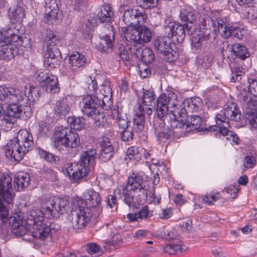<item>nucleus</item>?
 Segmentation results:
<instances>
[{"instance_id": "nucleus-12", "label": "nucleus", "mask_w": 257, "mask_h": 257, "mask_svg": "<svg viewBox=\"0 0 257 257\" xmlns=\"http://www.w3.org/2000/svg\"><path fill=\"white\" fill-rule=\"evenodd\" d=\"M43 40L46 47L45 56L61 57L58 47L60 40L59 37L50 29H46L43 32Z\"/></svg>"}, {"instance_id": "nucleus-52", "label": "nucleus", "mask_w": 257, "mask_h": 257, "mask_svg": "<svg viewBox=\"0 0 257 257\" xmlns=\"http://www.w3.org/2000/svg\"><path fill=\"white\" fill-rule=\"evenodd\" d=\"M128 50L129 51L127 46L126 47L122 44L119 45L118 47V55L121 60L125 62L126 65L130 61V55Z\"/></svg>"}, {"instance_id": "nucleus-22", "label": "nucleus", "mask_w": 257, "mask_h": 257, "mask_svg": "<svg viewBox=\"0 0 257 257\" xmlns=\"http://www.w3.org/2000/svg\"><path fill=\"white\" fill-rule=\"evenodd\" d=\"M100 147L99 158L105 162L109 161L114 154V148L112 142L108 138L104 137L100 143Z\"/></svg>"}, {"instance_id": "nucleus-5", "label": "nucleus", "mask_w": 257, "mask_h": 257, "mask_svg": "<svg viewBox=\"0 0 257 257\" xmlns=\"http://www.w3.org/2000/svg\"><path fill=\"white\" fill-rule=\"evenodd\" d=\"M80 144L79 135L69 127L59 126L55 130L53 145L58 150H62L63 147L75 148Z\"/></svg>"}, {"instance_id": "nucleus-18", "label": "nucleus", "mask_w": 257, "mask_h": 257, "mask_svg": "<svg viewBox=\"0 0 257 257\" xmlns=\"http://www.w3.org/2000/svg\"><path fill=\"white\" fill-rule=\"evenodd\" d=\"M179 17L182 22H184L183 25L185 26L187 34L189 35H193L197 27V18L195 13L191 10L182 9Z\"/></svg>"}, {"instance_id": "nucleus-41", "label": "nucleus", "mask_w": 257, "mask_h": 257, "mask_svg": "<svg viewBox=\"0 0 257 257\" xmlns=\"http://www.w3.org/2000/svg\"><path fill=\"white\" fill-rule=\"evenodd\" d=\"M67 122L70 125V128L76 130H81L84 128L85 125V119L82 117H69Z\"/></svg>"}, {"instance_id": "nucleus-62", "label": "nucleus", "mask_w": 257, "mask_h": 257, "mask_svg": "<svg viewBox=\"0 0 257 257\" xmlns=\"http://www.w3.org/2000/svg\"><path fill=\"white\" fill-rule=\"evenodd\" d=\"M87 250L90 254L98 253L100 251L99 246L96 243H91L87 244Z\"/></svg>"}, {"instance_id": "nucleus-39", "label": "nucleus", "mask_w": 257, "mask_h": 257, "mask_svg": "<svg viewBox=\"0 0 257 257\" xmlns=\"http://www.w3.org/2000/svg\"><path fill=\"white\" fill-rule=\"evenodd\" d=\"M137 27L138 32L139 33L138 41L142 44L150 42L152 38V33L150 29L143 24Z\"/></svg>"}, {"instance_id": "nucleus-35", "label": "nucleus", "mask_w": 257, "mask_h": 257, "mask_svg": "<svg viewBox=\"0 0 257 257\" xmlns=\"http://www.w3.org/2000/svg\"><path fill=\"white\" fill-rule=\"evenodd\" d=\"M113 14L112 8L109 5H103L97 14L98 19L100 23H109L112 21Z\"/></svg>"}, {"instance_id": "nucleus-21", "label": "nucleus", "mask_w": 257, "mask_h": 257, "mask_svg": "<svg viewBox=\"0 0 257 257\" xmlns=\"http://www.w3.org/2000/svg\"><path fill=\"white\" fill-rule=\"evenodd\" d=\"M241 114L239 112L238 108L234 106L227 107L224 111L218 114L216 116V122L217 125H221L226 120H231L235 121H239L241 120Z\"/></svg>"}, {"instance_id": "nucleus-38", "label": "nucleus", "mask_w": 257, "mask_h": 257, "mask_svg": "<svg viewBox=\"0 0 257 257\" xmlns=\"http://www.w3.org/2000/svg\"><path fill=\"white\" fill-rule=\"evenodd\" d=\"M184 105L187 112L193 113L197 112L201 108L202 102L199 98L196 97L191 98L190 100L184 102Z\"/></svg>"}, {"instance_id": "nucleus-49", "label": "nucleus", "mask_w": 257, "mask_h": 257, "mask_svg": "<svg viewBox=\"0 0 257 257\" xmlns=\"http://www.w3.org/2000/svg\"><path fill=\"white\" fill-rule=\"evenodd\" d=\"M159 0H136L138 6L144 9H151L156 8Z\"/></svg>"}, {"instance_id": "nucleus-27", "label": "nucleus", "mask_w": 257, "mask_h": 257, "mask_svg": "<svg viewBox=\"0 0 257 257\" xmlns=\"http://www.w3.org/2000/svg\"><path fill=\"white\" fill-rule=\"evenodd\" d=\"M70 100V97H66L57 101L54 108L55 114L60 117L68 115L72 107Z\"/></svg>"}, {"instance_id": "nucleus-32", "label": "nucleus", "mask_w": 257, "mask_h": 257, "mask_svg": "<svg viewBox=\"0 0 257 257\" xmlns=\"http://www.w3.org/2000/svg\"><path fill=\"white\" fill-rule=\"evenodd\" d=\"M86 60L83 55L76 52L70 56L68 67L73 71H77L85 65Z\"/></svg>"}, {"instance_id": "nucleus-61", "label": "nucleus", "mask_w": 257, "mask_h": 257, "mask_svg": "<svg viewBox=\"0 0 257 257\" xmlns=\"http://www.w3.org/2000/svg\"><path fill=\"white\" fill-rule=\"evenodd\" d=\"M137 213L138 214V217L140 221L143 218H148L149 216L148 207L147 206H143L142 208L137 212Z\"/></svg>"}, {"instance_id": "nucleus-19", "label": "nucleus", "mask_w": 257, "mask_h": 257, "mask_svg": "<svg viewBox=\"0 0 257 257\" xmlns=\"http://www.w3.org/2000/svg\"><path fill=\"white\" fill-rule=\"evenodd\" d=\"M132 55H135L138 59H141L144 63L149 64L155 59V55L152 50L142 44L131 48Z\"/></svg>"}, {"instance_id": "nucleus-31", "label": "nucleus", "mask_w": 257, "mask_h": 257, "mask_svg": "<svg viewBox=\"0 0 257 257\" xmlns=\"http://www.w3.org/2000/svg\"><path fill=\"white\" fill-rule=\"evenodd\" d=\"M114 39V33L111 31L101 38L100 42L96 45L98 50L102 52L108 53L112 51Z\"/></svg>"}, {"instance_id": "nucleus-1", "label": "nucleus", "mask_w": 257, "mask_h": 257, "mask_svg": "<svg viewBox=\"0 0 257 257\" xmlns=\"http://www.w3.org/2000/svg\"><path fill=\"white\" fill-rule=\"evenodd\" d=\"M24 98L19 88L0 86V101L4 104L9 103L4 115L6 122L14 123L17 118L20 117L23 111L26 113V110H31L29 106H25L24 108L23 105L18 104L24 100Z\"/></svg>"}, {"instance_id": "nucleus-17", "label": "nucleus", "mask_w": 257, "mask_h": 257, "mask_svg": "<svg viewBox=\"0 0 257 257\" xmlns=\"http://www.w3.org/2000/svg\"><path fill=\"white\" fill-rule=\"evenodd\" d=\"M20 27L15 26V24H11L8 27L2 28L0 32V42L8 45L21 39L22 38L19 35Z\"/></svg>"}, {"instance_id": "nucleus-58", "label": "nucleus", "mask_w": 257, "mask_h": 257, "mask_svg": "<svg viewBox=\"0 0 257 257\" xmlns=\"http://www.w3.org/2000/svg\"><path fill=\"white\" fill-rule=\"evenodd\" d=\"M249 91L254 97H257V79L248 78Z\"/></svg>"}, {"instance_id": "nucleus-34", "label": "nucleus", "mask_w": 257, "mask_h": 257, "mask_svg": "<svg viewBox=\"0 0 257 257\" xmlns=\"http://www.w3.org/2000/svg\"><path fill=\"white\" fill-rule=\"evenodd\" d=\"M202 123L201 117L199 115H187L185 121L183 122V128L181 132L184 133V128H189L190 131L196 130L200 127Z\"/></svg>"}, {"instance_id": "nucleus-46", "label": "nucleus", "mask_w": 257, "mask_h": 257, "mask_svg": "<svg viewBox=\"0 0 257 257\" xmlns=\"http://www.w3.org/2000/svg\"><path fill=\"white\" fill-rule=\"evenodd\" d=\"M204 28L201 27L203 29V31H200L204 41H207L209 43H212L215 40L216 37V33L214 30H211L208 27H206V26H204Z\"/></svg>"}, {"instance_id": "nucleus-26", "label": "nucleus", "mask_w": 257, "mask_h": 257, "mask_svg": "<svg viewBox=\"0 0 257 257\" xmlns=\"http://www.w3.org/2000/svg\"><path fill=\"white\" fill-rule=\"evenodd\" d=\"M240 101L244 113L248 116L254 114L257 111V99L245 93L240 96Z\"/></svg>"}, {"instance_id": "nucleus-28", "label": "nucleus", "mask_w": 257, "mask_h": 257, "mask_svg": "<svg viewBox=\"0 0 257 257\" xmlns=\"http://www.w3.org/2000/svg\"><path fill=\"white\" fill-rule=\"evenodd\" d=\"M145 109L144 105L139 104L136 110V114L133 118V129L138 133H141L145 127Z\"/></svg>"}, {"instance_id": "nucleus-51", "label": "nucleus", "mask_w": 257, "mask_h": 257, "mask_svg": "<svg viewBox=\"0 0 257 257\" xmlns=\"http://www.w3.org/2000/svg\"><path fill=\"white\" fill-rule=\"evenodd\" d=\"M134 130L131 126L120 131V135L122 140L125 142H130L133 139Z\"/></svg>"}, {"instance_id": "nucleus-23", "label": "nucleus", "mask_w": 257, "mask_h": 257, "mask_svg": "<svg viewBox=\"0 0 257 257\" xmlns=\"http://www.w3.org/2000/svg\"><path fill=\"white\" fill-rule=\"evenodd\" d=\"M153 126L158 141L162 142L170 138L171 131L169 126L165 125L164 121H159L158 119L154 118Z\"/></svg>"}, {"instance_id": "nucleus-37", "label": "nucleus", "mask_w": 257, "mask_h": 257, "mask_svg": "<svg viewBox=\"0 0 257 257\" xmlns=\"http://www.w3.org/2000/svg\"><path fill=\"white\" fill-rule=\"evenodd\" d=\"M43 89L50 93H55L59 91L58 81L56 76L51 75L42 85Z\"/></svg>"}, {"instance_id": "nucleus-36", "label": "nucleus", "mask_w": 257, "mask_h": 257, "mask_svg": "<svg viewBox=\"0 0 257 257\" xmlns=\"http://www.w3.org/2000/svg\"><path fill=\"white\" fill-rule=\"evenodd\" d=\"M232 56L244 60L250 56L245 47L239 43H234L231 47Z\"/></svg>"}, {"instance_id": "nucleus-47", "label": "nucleus", "mask_w": 257, "mask_h": 257, "mask_svg": "<svg viewBox=\"0 0 257 257\" xmlns=\"http://www.w3.org/2000/svg\"><path fill=\"white\" fill-rule=\"evenodd\" d=\"M39 127L38 131V138H48L50 131V125L47 122H39Z\"/></svg>"}, {"instance_id": "nucleus-14", "label": "nucleus", "mask_w": 257, "mask_h": 257, "mask_svg": "<svg viewBox=\"0 0 257 257\" xmlns=\"http://www.w3.org/2000/svg\"><path fill=\"white\" fill-rule=\"evenodd\" d=\"M164 30L168 38L175 37L178 43L184 41L187 33L185 26L175 22H169L164 27Z\"/></svg>"}, {"instance_id": "nucleus-44", "label": "nucleus", "mask_w": 257, "mask_h": 257, "mask_svg": "<svg viewBox=\"0 0 257 257\" xmlns=\"http://www.w3.org/2000/svg\"><path fill=\"white\" fill-rule=\"evenodd\" d=\"M3 201H4L2 198H0V221L3 223H8L11 227V230L12 231V226L10 223V218L13 214L9 217V210Z\"/></svg>"}, {"instance_id": "nucleus-50", "label": "nucleus", "mask_w": 257, "mask_h": 257, "mask_svg": "<svg viewBox=\"0 0 257 257\" xmlns=\"http://www.w3.org/2000/svg\"><path fill=\"white\" fill-rule=\"evenodd\" d=\"M61 57L45 56L44 65L50 68H55L60 65Z\"/></svg>"}, {"instance_id": "nucleus-2", "label": "nucleus", "mask_w": 257, "mask_h": 257, "mask_svg": "<svg viewBox=\"0 0 257 257\" xmlns=\"http://www.w3.org/2000/svg\"><path fill=\"white\" fill-rule=\"evenodd\" d=\"M44 214L43 209L34 208L27 212V219H25L22 212H16L13 213L10 218L12 232L17 236L26 234L31 226L44 221Z\"/></svg>"}, {"instance_id": "nucleus-64", "label": "nucleus", "mask_w": 257, "mask_h": 257, "mask_svg": "<svg viewBox=\"0 0 257 257\" xmlns=\"http://www.w3.org/2000/svg\"><path fill=\"white\" fill-rule=\"evenodd\" d=\"M127 153L130 155H132L135 159L139 160L142 157V154L140 152L138 149L132 147L127 149Z\"/></svg>"}, {"instance_id": "nucleus-42", "label": "nucleus", "mask_w": 257, "mask_h": 257, "mask_svg": "<svg viewBox=\"0 0 257 257\" xmlns=\"http://www.w3.org/2000/svg\"><path fill=\"white\" fill-rule=\"evenodd\" d=\"M229 66L232 72L230 81L233 82L240 81L241 79L242 75L244 73L242 67L236 65H235L234 63L232 62L229 64Z\"/></svg>"}, {"instance_id": "nucleus-33", "label": "nucleus", "mask_w": 257, "mask_h": 257, "mask_svg": "<svg viewBox=\"0 0 257 257\" xmlns=\"http://www.w3.org/2000/svg\"><path fill=\"white\" fill-rule=\"evenodd\" d=\"M133 28L134 27H130V28H127L124 33L125 39L130 43V44H127L130 53H131L132 52L131 48H132L133 47L136 46L137 45L139 44H141L138 41L139 33L138 32L137 27Z\"/></svg>"}, {"instance_id": "nucleus-40", "label": "nucleus", "mask_w": 257, "mask_h": 257, "mask_svg": "<svg viewBox=\"0 0 257 257\" xmlns=\"http://www.w3.org/2000/svg\"><path fill=\"white\" fill-rule=\"evenodd\" d=\"M86 116L93 119L95 125L98 127L103 126L106 121L105 114L98 109L91 113V115Z\"/></svg>"}, {"instance_id": "nucleus-13", "label": "nucleus", "mask_w": 257, "mask_h": 257, "mask_svg": "<svg viewBox=\"0 0 257 257\" xmlns=\"http://www.w3.org/2000/svg\"><path fill=\"white\" fill-rule=\"evenodd\" d=\"M12 182V178L8 174L0 175V198L8 204L13 203L15 196Z\"/></svg>"}, {"instance_id": "nucleus-59", "label": "nucleus", "mask_w": 257, "mask_h": 257, "mask_svg": "<svg viewBox=\"0 0 257 257\" xmlns=\"http://www.w3.org/2000/svg\"><path fill=\"white\" fill-rule=\"evenodd\" d=\"M255 163V159L252 156L248 155L244 158L243 160V166L245 169L253 168Z\"/></svg>"}, {"instance_id": "nucleus-53", "label": "nucleus", "mask_w": 257, "mask_h": 257, "mask_svg": "<svg viewBox=\"0 0 257 257\" xmlns=\"http://www.w3.org/2000/svg\"><path fill=\"white\" fill-rule=\"evenodd\" d=\"M203 41H204L203 36L200 32L199 34L194 35L191 38L192 46L196 50L199 49L202 46Z\"/></svg>"}, {"instance_id": "nucleus-10", "label": "nucleus", "mask_w": 257, "mask_h": 257, "mask_svg": "<svg viewBox=\"0 0 257 257\" xmlns=\"http://www.w3.org/2000/svg\"><path fill=\"white\" fill-rule=\"evenodd\" d=\"M170 38L167 36H159L154 42L155 49L160 54V57L167 62L175 61L179 56L177 51L173 50L170 46Z\"/></svg>"}, {"instance_id": "nucleus-43", "label": "nucleus", "mask_w": 257, "mask_h": 257, "mask_svg": "<svg viewBox=\"0 0 257 257\" xmlns=\"http://www.w3.org/2000/svg\"><path fill=\"white\" fill-rule=\"evenodd\" d=\"M155 96L154 92L151 90H145L142 96V102L144 106L155 108Z\"/></svg>"}, {"instance_id": "nucleus-24", "label": "nucleus", "mask_w": 257, "mask_h": 257, "mask_svg": "<svg viewBox=\"0 0 257 257\" xmlns=\"http://www.w3.org/2000/svg\"><path fill=\"white\" fill-rule=\"evenodd\" d=\"M25 8L23 6L17 4L11 7L8 11V16L12 24L20 26L22 20L25 15Z\"/></svg>"}, {"instance_id": "nucleus-20", "label": "nucleus", "mask_w": 257, "mask_h": 257, "mask_svg": "<svg viewBox=\"0 0 257 257\" xmlns=\"http://www.w3.org/2000/svg\"><path fill=\"white\" fill-rule=\"evenodd\" d=\"M84 197L86 200L87 205L99 215L102 211L101 198L100 194L93 189H88L84 193Z\"/></svg>"}, {"instance_id": "nucleus-55", "label": "nucleus", "mask_w": 257, "mask_h": 257, "mask_svg": "<svg viewBox=\"0 0 257 257\" xmlns=\"http://www.w3.org/2000/svg\"><path fill=\"white\" fill-rule=\"evenodd\" d=\"M39 154L41 158L44 159L46 161L50 163H56L59 160L58 156L47 152L44 150H40Z\"/></svg>"}, {"instance_id": "nucleus-54", "label": "nucleus", "mask_w": 257, "mask_h": 257, "mask_svg": "<svg viewBox=\"0 0 257 257\" xmlns=\"http://www.w3.org/2000/svg\"><path fill=\"white\" fill-rule=\"evenodd\" d=\"M114 112L117 114L116 119L119 130L125 129L131 126L130 125L131 121L128 120L127 118L126 119L121 118L118 110L114 109Z\"/></svg>"}, {"instance_id": "nucleus-16", "label": "nucleus", "mask_w": 257, "mask_h": 257, "mask_svg": "<svg viewBox=\"0 0 257 257\" xmlns=\"http://www.w3.org/2000/svg\"><path fill=\"white\" fill-rule=\"evenodd\" d=\"M101 96L95 95H88L83 98L82 100V112L85 115H91V113L98 109L99 107L102 108Z\"/></svg>"}, {"instance_id": "nucleus-29", "label": "nucleus", "mask_w": 257, "mask_h": 257, "mask_svg": "<svg viewBox=\"0 0 257 257\" xmlns=\"http://www.w3.org/2000/svg\"><path fill=\"white\" fill-rule=\"evenodd\" d=\"M100 93H96V95L101 96L102 102V108L105 110L108 109L112 102L110 98L112 96V90L109 85L106 83L105 84H102L100 87Z\"/></svg>"}, {"instance_id": "nucleus-11", "label": "nucleus", "mask_w": 257, "mask_h": 257, "mask_svg": "<svg viewBox=\"0 0 257 257\" xmlns=\"http://www.w3.org/2000/svg\"><path fill=\"white\" fill-rule=\"evenodd\" d=\"M156 102L153 108L156 109L157 116L160 119L159 121H163L169 116V108L176 106L178 102L177 95L174 93H169L167 96L161 94Z\"/></svg>"}, {"instance_id": "nucleus-3", "label": "nucleus", "mask_w": 257, "mask_h": 257, "mask_svg": "<svg viewBox=\"0 0 257 257\" xmlns=\"http://www.w3.org/2000/svg\"><path fill=\"white\" fill-rule=\"evenodd\" d=\"M33 146L32 135L26 130H21L17 133L16 137L7 144L5 154L8 158L20 161L27 152L32 150Z\"/></svg>"}, {"instance_id": "nucleus-6", "label": "nucleus", "mask_w": 257, "mask_h": 257, "mask_svg": "<svg viewBox=\"0 0 257 257\" xmlns=\"http://www.w3.org/2000/svg\"><path fill=\"white\" fill-rule=\"evenodd\" d=\"M95 150L91 149L83 152L80 156L79 162L72 163L69 174H71L72 179L77 182L80 179L86 176L91 170V167L95 162Z\"/></svg>"}, {"instance_id": "nucleus-7", "label": "nucleus", "mask_w": 257, "mask_h": 257, "mask_svg": "<svg viewBox=\"0 0 257 257\" xmlns=\"http://www.w3.org/2000/svg\"><path fill=\"white\" fill-rule=\"evenodd\" d=\"M69 201L67 198L53 197L47 198L43 203L42 209L45 214L58 217L66 213L69 207Z\"/></svg>"}, {"instance_id": "nucleus-45", "label": "nucleus", "mask_w": 257, "mask_h": 257, "mask_svg": "<svg viewBox=\"0 0 257 257\" xmlns=\"http://www.w3.org/2000/svg\"><path fill=\"white\" fill-rule=\"evenodd\" d=\"M21 91L23 92L21 90ZM24 97V99L28 100L30 101H34L38 97L37 95L38 90L37 88L32 85L26 86L24 93L22 92Z\"/></svg>"}, {"instance_id": "nucleus-60", "label": "nucleus", "mask_w": 257, "mask_h": 257, "mask_svg": "<svg viewBox=\"0 0 257 257\" xmlns=\"http://www.w3.org/2000/svg\"><path fill=\"white\" fill-rule=\"evenodd\" d=\"M72 5L74 9L78 11H84L85 9L86 5L83 0H73Z\"/></svg>"}, {"instance_id": "nucleus-63", "label": "nucleus", "mask_w": 257, "mask_h": 257, "mask_svg": "<svg viewBox=\"0 0 257 257\" xmlns=\"http://www.w3.org/2000/svg\"><path fill=\"white\" fill-rule=\"evenodd\" d=\"M231 26H232L228 24L226 26L223 27L222 29H220L218 30L219 32L223 38L228 39L230 37V33H229V31L230 27H231Z\"/></svg>"}, {"instance_id": "nucleus-57", "label": "nucleus", "mask_w": 257, "mask_h": 257, "mask_svg": "<svg viewBox=\"0 0 257 257\" xmlns=\"http://www.w3.org/2000/svg\"><path fill=\"white\" fill-rule=\"evenodd\" d=\"M95 26V25L92 23H90L89 20L85 24V29H83L82 35L85 39H88L91 36L92 28Z\"/></svg>"}, {"instance_id": "nucleus-4", "label": "nucleus", "mask_w": 257, "mask_h": 257, "mask_svg": "<svg viewBox=\"0 0 257 257\" xmlns=\"http://www.w3.org/2000/svg\"><path fill=\"white\" fill-rule=\"evenodd\" d=\"M143 182V175L133 173L128 177L126 185L125 186H121L120 188L115 190V192L119 198L130 206L134 201V193L138 190L141 193L139 196L142 197L144 200L147 199V193L142 186Z\"/></svg>"}, {"instance_id": "nucleus-56", "label": "nucleus", "mask_w": 257, "mask_h": 257, "mask_svg": "<svg viewBox=\"0 0 257 257\" xmlns=\"http://www.w3.org/2000/svg\"><path fill=\"white\" fill-rule=\"evenodd\" d=\"M161 236L162 238L168 240H174L177 237L176 234L173 231V229L168 228H164Z\"/></svg>"}, {"instance_id": "nucleus-9", "label": "nucleus", "mask_w": 257, "mask_h": 257, "mask_svg": "<svg viewBox=\"0 0 257 257\" xmlns=\"http://www.w3.org/2000/svg\"><path fill=\"white\" fill-rule=\"evenodd\" d=\"M119 11L122 13V20L124 24L130 27H136L143 24L147 19L144 11L134 9L127 5H121Z\"/></svg>"}, {"instance_id": "nucleus-48", "label": "nucleus", "mask_w": 257, "mask_h": 257, "mask_svg": "<svg viewBox=\"0 0 257 257\" xmlns=\"http://www.w3.org/2000/svg\"><path fill=\"white\" fill-rule=\"evenodd\" d=\"M184 245L179 243H170L167 244L164 247V251L168 253L169 254H174L177 251H180L182 252L184 250Z\"/></svg>"}, {"instance_id": "nucleus-8", "label": "nucleus", "mask_w": 257, "mask_h": 257, "mask_svg": "<svg viewBox=\"0 0 257 257\" xmlns=\"http://www.w3.org/2000/svg\"><path fill=\"white\" fill-rule=\"evenodd\" d=\"M85 205L83 201L78 202V205L72 213L71 224L74 229L84 228L92 217V209Z\"/></svg>"}, {"instance_id": "nucleus-15", "label": "nucleus", "mask_w": 257, "mask_h": 257, "mask_svg": "<svg viewBox=\"0 0 257 257\" xmlns=\"http://www.w3.org/2000/svg\"><path fill=\"white\" fill-rule=\"evenodd\" d=\"M178 104L174 107H171L169 113V116L171 120V126L174 129H180L183 128V122L187 118V112L184 106L177 107Z\"/></svg>"}, {"instance_id": "nucleus-30", "label": "nucleus", "mask_w": 257, "mask_h": 257, "mask_svg": "<svg viewBox=\"0 0 257 257\" xmlns=\"http://www.w3.org/2000/svg\"><path fill=\"white\" fill-rule=\"evenodd\" d=\"M30 175L24 172H19L14 177V187L17 191H21L27 188L30 184Z\"/></svg>"}, {"instance_id": "nucleus-25", "label": "nucleus", "mask_w": 257, "mask_h": 257, "mask_svg": "<svg viewBox=\"0 0 257 257\" xmlns=\"http://www.w3.org/2000/svg\"><path fill=\"white\" fill-rule=\"evenodd\" d=\"M44 221L38 222L31 226L27 232H30L34 238L44 239L47 237L51 231L49 226L44 223Z\"/></svg>"}]
</instances>
